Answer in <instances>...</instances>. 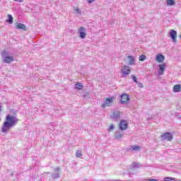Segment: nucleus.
<instances>
[{
	"instance_id": "obj_1",
	"label": "nucleus",
	"mask_w": 181,
	"mask_h": 181,
	"mask_svg": "<svg viewBox=\"0 0 181 181\" xmlns=\"http://www.w3.org/2000/svg\"><path fill=\"white\" fill-rule=\"evenodd\" d=\"M18 122H19V119H18L16 117L11 114L7 115L1 127L2 134H8L11 128L16 127Z\"/></svg>"
},
{
	"instance_id": "obj_7",
	"label": "nucleus",
	"mask_w": 181,
	"mask_h": 181,
	"mask_svg": "<svg viewBox=\"0 0 181 181\" xmlns=\"http://www.w3.org/2000/svg\"><path fill=\"white\" fill-rule=\"evenodd\" d=\"M79 37L81 39H86V36H87V33H86V28L84 27H81L78 29Z\"/></svg>"
},
{
	"instance_id": "obj_4",
	"label": "nucleus",
	"mask_w": 181,
	"mask_h": 181,
	"mask_svg": "<svg viewBox=\"0 0 181 181\" xmlns=\"http://www.w3.org/2000/svg\"><path fill=\"white\" fill-rule=\"evenodd\" d=\"M122 76L125 78L128 74H131V67L128 66H124L121 69Z\"/></svg>"
},
{
	"instance_id": "obj_17",
	"label": "nucleus",
	"mask_w": 181,
	"mask_h": 181,
	"mask_svg": "<svg viewBox=\"0 0 181 181\" xmlns=\"http://www.w3.org/2000/svg\"><path fill=\"white\" fill-rule=\"evenodd\" d=\"M180 90H181V86L177 84V85H175L173 87V92L174 93H179L180 92Z\"/></svg>"
},
{
	"instance_id": "obj_5",
	"label": "nucleus",
	"mask_w": 181,
	"mask_h": 181,
	"mask_svg": "<svg viewBox=\"0 0 181 181\" xmlns=\"http://www.w3.org/2000/svg\"><path fill=\"white\" fill-rule=\"evenodd\" d=\"M170 37L172 39L174 43H176L177 37V32L175 30H172L170 31Z\"/></svg>"
},
{
	"instance_id": "obj_31",
	"label": "nucleus",
	"mask_w": 181,
	"mask_h": 181,
	"mask_svg": "<svg viewBox=\"0 0 181 181\" xmlns=\"http://www.w3.org/2000/svg\"><path fill=\"white\" fill-rule=\"evenodd\" d=\"M95 0H88V4H93Z\"/></svg>"
},
{
	"instance_id": "obj_32",
	"label": "nucleus",
	"mask_w": 181,
	"mask_h": 181,
	"mask_svg": "<svg viewBox=\"0 0 181 181\" xmlns=\"http://www.w3.org/2000/svg\"><path fill=\"white\" fill-rule=\"evenodd\" d=\"M15 2H19L20 4H22L23 2V0H13Z\"/></svg>"
},
{
	"instance_id": "obj_18",
	"label": "nucleus",
	"mask_w": 181,
	"mask_h": 181,
	"mask_svg": "<svg viewBox=\"0 0 181 181\" xmlns=\"http://www.w3.org/2000/svg\"><path fill=\"white\" fill-rule=\"evenodd\" d=\"M84 86H83V83H77L75 84V89L76 90H83V88Z\"/></svg>"
},
{
	"instance_id": "obj_23",
	"label": "nucleus",
	"mask_w": 181,
	"mask_h": 181,
	"mask_svg": "<svg viewBox=\"0 0 181 181\" xmlns=\"http://www.w3.org/2000/svg\"><path fill=\"white\" fill-rule=\"evenodd\" d=\"M164 181H176V178L172 177H165L163 179Z\"/></svg>"
},
{
	"instance_id": "obj_35",
	"label": "nucleus",
	"mask_w": 181,
	"mask_h": 181,
	"mask_svg": "<svg viewBox=\"0 0 181 181\" xmlns=\"http://www.w3.org/2000/svg\"><path fill=\"white\" fill-rule=\"evenodd\" d=\"M11 176H13V173H11Z\"/></svg>"
},
{
	"instance_id": "obj_36",
	"label": "nucleus",
	"mask_w": 181,
	"mask_h": 181,
	"mask_svg": "<svg viewBox=\"0 0 181 181\" xmlns=\"http://www.w3.org/2000/svg\"><path fill=\"white\" fill-rule=\"evenodd\" d=\"M1 117H0V122H1Z\"/></svg>"
},
{
	"instance_id": "obj_8",
	"label": "nucleus",
	"mask_w": 181,
	"mask_h": 181,
	"mask_svg": "<svg viewBox=\"0 0 181 181\" xmlns=\"http://www.w3.org/2000/svg\"><path fill=\"white\" fill-rule=\"evenodd\" d=\"M128 101H129V95L127 93H124L121 96V104H128Z\"/></svg>"
},
{
	"instance_id": "obj_24",
	"label": "nucleus",
	"mask_w": 181,
	"mask_h": 181,
	"mask_svg": "<svg viewBox=\"0 0 181 181\" xmlns=\"http://www.w3.org/2000/svg\"><path fill=\"white\" fill-rule=\"evenodd\" d=\"M76 158H81L83 156V153L81 152V150L76 151Z\"/></svg>"
},
{
	"instance_id": "obj_26",
	"label": "nucleus",
	"mask_w": 181,
	"mask_h": 181,
	"mask_svg": "<svg viewBox=\"0 0 181 181\" xmlns=\"http://www.w3.org/2000/svg\"><path fill=\"white\" fill-rule=\"evenodd\" d=\"M131 78H132V80H133V81H134V83H138V78H136V76L132 75V76H131Z\"/></svg>"
},
{
	"instance_id": "obj_29",
	"label": "nucleus",
	"mask_w": 181,
	"mask_h": 181,
	"mask_svg": "<svg viewBox=\"0 0 181 181\" xmlns=\"http://www.w3.org/2000/svg\"><path fill=\"white\" fill-rule=\"evenodd\" d=\"M144 181H159V180L152 178V179H145L144 180Z\"/></svg>"
},
{
	"instance_id": "obj_21",
	"label": "nucleus",
	"mask_w": 181,
	"mask_h": 181,
	"mask_svg": "<svg viewBox=\"0 0 181 181\" xmlns=\"http://www.w3.org/2000/svg\"><path fill=\"white\" fill-rule=\"evenodd\" d=\"M8 19L6 21V22H8V23H13V17H12V16L11 14H8Z\"/></svg>"
},
{
	"instance_id": "obj_14",
	"label": "nucleus",
	"mask_w": 181,
	"mask_h": 181,
	"mask_svg": "<svg viewBox=\"0 0 181 181\" xmlns=\"http://www.w3.org/2000/svg\"><path fill=\"white\" fill-rule=\"evenodd\" d=\"M158 67H159L158 74L159 76H162V74H163V71H165V64H160L158 65Z\"/></svg>"
},
{
	"instance_id": "obj_16",
	"label": "nucleus",
	"mask_w": 181,
	"mask_h": 181,
	"mask_svg": "<svg viewBox=\"0 0 181 181\" xmlns=\"http://www.w3.org/2000/svg\"><path fill=\"white\" fill-rule=\"evenodd\" d=\"M4 60L5 63H11L13 60V57L10 56H5Z\"/></svg>"
},
{
	"instance_id": "obj_15",
	"label": "nucleus",
	"mask_w": 181,
	"mask_h": 181,
	"mask_svg": "<svg viewBox=\"0 0 181 181\" xmlns=\"http://www.w3.org/2000/svg\"><path fill=\"white\" fill-rule=\"evenodd\" d=\"M124 136V133H121V132H116L115 134V139H121Z\"/></svg>"
},
{
	"instance_id": "obj_27",
	"label": "nucleus",
	"mask_w": 181,
	"mask_h": 181,
	"mask_svg": "<svg viewBox=\"0 0 181 181\" xmlns=\"http://www.w3.org/2000/svg\"><path fill=\"white\" fill-rule=\"evenodd\" d=\"M74 10L75 11V12H76V13H78V15H81V11H80V8H74Z\"/></svg>"
},
{
	"instance_id": "obj_13",
	"label": "nucleus",
	"mask_w": 181,
	"mask_h": 181,
	"mask_svg": "<svg viewBox=\"0 0 181 181\" xmlns=\"http://www.w3.org/2000/svg\"><path fill=\"white\" fill-rule=\"evenodd\" d=\"M156 60L158 63H162L165 60V56L159 54L156 56Z\"/></svg>"
},
{
	"instance_id": "obj_2",
	"label": "nucleus",
	"mask_w": 181,
	"mask_h": 181,
	"mask_svg": "<svg viewBox=\"0 0 181 181\" xmlns=\"http://www.w3.org/2000/svg\"><path fill=\"white\" fill-rule=\"evenodd\" d=\"M160 138L162 141H170L173 139V134H172L170 132H165L161 134Z\"/></svg>"
},
{
	"instance_id": "obj_6",
	"label": "nucleus",
	"mask_w": 181,
	"mask_h": 181,
	"mask_svg": "<svg viewBox=\"0 0 181 181\" xmlns=\"http://www.w3.org/2000/svg\"><path fill=\"white\" fill-rule=\"evenodd\" d=\"M120 131H126L128 129V122L125 120H122L119 124Z\"/></svg>"
},
{
	"instance_id": "obj_9",
	"label": "nucleus",
	"mask_w": 181,
	"mask_h": 181,
	"mask_svg": "<svg viewBox=\"0 0 181 181\" xmlns=\"http://www.w3.org/2000/svg\"><path fill=\"white\" fill-rule=\"evenodd\" d=\"M112 118L115 119V121H118V119L121 118V112H119V110H115L112 115Z\"/></svg>"
},
{
	"instance_id": "obj_34",
	"label": "nucleus",
	"mask_w": 181,
	"mask_h": 181,
	"mask_svg": "<svg viewBox=\"0 0 181 181\" xmlns=\"http://www.w3.org/2000/svg\"><path fill=\"white\" fill-rule=\"evenodd\" d=\"M178 37H180V39H181V35H178Z\"/></svg>"
},
{
	"instance_id": "obj_20",
	"label": "nucleus",
	"mask_w": 181,
	"mask_h": 181,
	"mask_svg": "<svg viewBox=\"0 0 181 181\" xmlns=\"http://www.w3.org/2000/svg\"><path fill=\"white\" fill-rule=\"evenodd\" d=\"M131 149H132V151L136 152V151H139V149H141V146H132Z\"/></svg>"
},
{
	"instance_id": "obj_11",
	"label": "nucleus",
	"mask_w": 181,
	"mask_h": 181,
	"mask_svg": "<svg viewBox=\"0 0 181 181\" xmlns=\"http://www.w3.org/2000/svg\"><path fill=\"white\" fill-rule=\"evenodd\" d=\"M128 64L129 66H134L135 64V58H134V56H128Z\"/></svg>"
},
{
	"instance_id": "obj_28",
	"label": "nucleus",
	"mask_w": 181,
	"mask_h": 181,
	"mask_svg": "<svg viewBox=\"0 0 181 181\" xmlns=\"http://www.w3.org/2000/svg\"><path fill=\"white\" fill-rule=\"evenodd\" d=\"M114 129V124H111L108 129L109 132H111Z\"/></svg>"
},
{
	"instance_id": "obj_33",
	"label": "nucleus",
	"mask_w": 181,
	"mask_h": 181,
	"mask_svg": "<svg viewBox=\"0 0 181 181\" xmlns=\"http://www.w3.org/2000/svg\"><path fill=\"white\" fill-rule=\"evenodd\" d=\"M2 111V107L0 106V112Z\"/></svg>"
},
{
	"instance_id": "obj_10",
	"label": "nucleus",
	"mask_w": 181,
	"mask_h": 181,
	"mask_svg": "<svg viewBox=\"0 0 181 181\" xmlns=\"http://www.w3.org/2000/svg\"><path fill=\"white\" fill-rule=\"evenodd\" d=\"M15 28L16 29H21V30H26V25L21 23H16Z\"/></svg>"
},
{
	"instance_id": "obj_25",
	"label": "nucleus",
	"mask_w": 181,
	"mask_h": 181,
	"mask_svg": "<svg viewBox=\"0 0 181 181\" xmlns=\"http://www.w3.org/2000/svg\"><path fill=\"white\" fill-rule=\"evenodd\" d=\"M139 59L140 62H145L146 60V55H140Z\"/></svg>"
},
{
	"instance_id": "obj_3",
	"label": "nucleus",
	"mask_w": 181,
	"mask_h": 181,
	"mask_svg": "<svg viewBox=\"0 0 181 181\" xmlns=\"http://www.w3.org/2000/svg\"><path fill=\"white\" fill-rule=\"evenodd\" d=\"M114 102V98H107L102 104L101 107L102 108H105L106 107H110Z\"/></svg>"
},
{
	"instance_id": "obj_12",
	"label": "nucleus",
	"mask_w": 181,
	"mask_h": 181,
	"mask_svg": "<svg viewBox=\"0 0 181 181\" xmlns=\"http://www.w3.org/2000/svg\"><path fill=\"white\" fill-rule=\"evenodd\" d=\"M60 170V168L57 167L55 168V173L52 175V179H57L58 177H60V174H59V171Z\"/></svg>"
},
{
	"instance_id": "obj_30",
	"label": "nucleus",
	"mask_w": 181,
	"mask_h": 181,
	"mask_svg": "<svg viewBox=\"0 0 181 181\" xmlns=\"http://www.w3.org/2000/svg\"><path fill=\"white\" fill-rule=\"evenodd\" d=\"M136 84L138 85V87H139L140 88H144V84L141 83H136Z\"/></svg>"
},
{
	"instance_id": "obj_22",
	"label": "nucleus",
	"mask_w": 181,
	"mask_h": 181,
	"mask_svg": "<svg viewBox=\"0 0 181 181\" xmlns=\"http://www.w3.org/2000/svg\"><path fill=\"white\" fill-rule=\"evenodd\" d=\"M139 168H141V164H139L138 163H134L132 164V168L133 169H139Z\"/></svg>"
},
{
	"instance_id": "obj_19",
	"label": "nucleus",
	"mask_w": 181,
	"mask_h": 181,
	"mask_svg": "<svg viewBox=\"0 0 181 181\" xmlns=\"http://www.w3.org/2000/svg\"><path fill=\"white\" fill-rule=\"evenodd\" d=\"M175 4V0H166L167 6H173Z\"/></svg>"
}]
</instances>
